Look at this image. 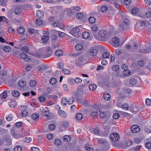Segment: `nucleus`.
<instances>
[{"instance_id": "obj_18", "label": "nucleus", "mask_w": 151, "mask_h": 151, "mask_svg": "<svg viewBox=\"0 0 151 151\" xmlns=\"http://www.w3.org/2000/svg\"><path fill=\"white\" fill-rule=\"evenodd\" d=\"M18 86L21 88H23L25 86L26 82L25 81H19L18 83Z\"/></svg>"}, {"instance_id": "obj_32", "label": "nucleus", "mask_w": 151, "mask_h": 151, "mask_svg": "<svg viewBox=\"0 0 151 151\" xmlns=\"http://www.w3.org/2000/svg\"><path fill=\"white\" fill-rule=\"evenodd\" d=\"M89 22L91 23H94L96 21L95 18L93 17H90L88 19Z\"/></svg>"}, {"instance_id": "obj_24", "label": "nucleus", "mask_w": 151, "mask_h": 151, "mask_svg": "<svg viewBox=\"0 0 151 151\" xmlns=\"http://www.w3.org/2000/svg\"><path fill=\"white\" fill-rule=\"evenodd\" d=\"M68 102V100L67 98L65 97H63L61 100V104L63 106H65Z\"/></svg>"}, {"instance_id": "obj_27", "label": "nucleus", "mask_w": 151, "mask_h": 151, "mask_svg": "<svg viewBox=\"0 0 151 151\" xmlns=\"http://www.w3.org/2000/svg\"><path fill=\"white\" fill-rule=\"evenodd\" d=\"M54 144L56 146H59L61 144V142L59 139H56L54 141Z\"/></svg>"}, {"instance_id": "obj_61", "label": "nucleus", "mask_w": 151, "mask_h": 151, "mask_svg": "<svg viewBox=\"0 0 151 151\" xmlns=\"http://www.w3.org/2000/svg\"><path fill=\"white\" fill-rule=\"evenodd\" d=\"M144 49V52H143L145 53H148L151 52V48H146Z\"/></svg>"}, {"instance_id": "obj_42", "label": "nucleus", "mask_w": 151, "mask_h": 151, "mask_svg": "<svg viewBox=\"0 0 151 151\" xmlns=\"http://www.w3.org/2000/svg\"><path fill=\"white\" fill-rule=\"evenodd\" d=\"M138 11V9L136 8H133L131 11V13L133 15H135L137 13Z\"/></svg>"}, {"instance_id": "obj_36", "label": "nucleus", "mask_w": 151, "mask_h": 151, "mask_svg": "<svg viewBox=\"0 0 151 151\" xmlns=\"http://www.w3.org/2000/svg\"><path fill=\"white\" fill-rule=\"evenodd\" d=\"M119 65H114L112 67V70L115 71H116L119 70Z\"/></svg>"}, {"instance_id": "obj_26", "label": "nucleus", "mask_w": 151, "mask_h": 151, "mask_svg": "<svg viewBox=\"0 0 151 151\" xmlns=\"http://www.w3.org/2000/svg\"><path fill=\"white\" fill-rule=\"evenodd\" d=\"M83 117V115L82 114L80 113L77 114L76 116V118L78 120H81Z\"/></svg>"}, {"instance_id": "obj_37", "label": "nucleus", "mask_w": 151, "mask_h": 151, "mask_svg": "<svg viewBox=\"0 0 151 151\" xmlns=\"http://www.w3.org/2000/svg\"><path fill=\"white\" fill-rule=\"evenodd\" d=\"M100 118L102 119L105 118L107 116L106 114V113L103 112H101L99 114Z\"/></svg>"}, {"instance_id": "obj_53", "label": "nucleus", "mask_w": 151, "mask_h": 151, "mask_svg": "<svg viewBox=\"0 0 151 151\" xmlns=\"http://www.w3.org/2000/svg\"><path fill=\"white\" fill-rule=\"evenodd\" d=\"M74 99L73 97H70L68 101V102L69 104H73L74 102Z\"/></svg>"}, {"instance_id": "obj_16", "label": "nucleus", "mask_w": 151, "mask_h": 151, "mask_svg": "<svg viewBox=\"0 0 151 151\" xmlns=\"http://www.w3.org/2000/svg\"><path fill=\"white\" fill-rule=\"evenodd\" d=\"M97 52L96 49L95 48H92L90 50L89 54L90 55L93 56L96 55Z\"/></svg>"}, {"instance_id": "obj_5", "label": "nucleus", "mask_w": 151, "mask_h": 151, "mask_svg": "<svg viewBox=\"0 0 151 151\" xmlns=\"http://www.w3.org/2000/svg\"><path fill=\"white\" fill-rule=\"evenodd\" d=\"M49 110H48L47 107H45L44 109H42L41 111V115L42 116H46L48 119H50V118L51 113L49 112Z\"/></svg>"}, {"instance_id": "obj_14", "label": "nucleus", "mask_w": 151, "mask_h": 151, "mask_svg": "<svg viewBox=\"0 0 151 151\" xmlns=\"http://www.w3.org/2000/svg\"><path fill=\"white\" fill-rule=\"evenodd\" d=\"M9 105L10 107L14 108L17 105V103L14 100H10L9 102Z\"/></svg>"}, {"instance_id": "obj_51", "label": "nucleus", "mask_w": 151, "mask_h": 151, "mask_svg": "<svg viewBox=\"0 0 151 151\" xmlns=\"http://www.w3.org/2000/svg\"><path fill=\"white\" fill-rule=\"evenodd\" d=\"M22 147L19 145L15 146L14 148V151H22Z\"/></svg>"}, {"instance_id": "obj_23", "label": "nucleus", "mask_w": 151, "mask_h": 151, "mask_svg": "<svg viewBox=\"0 0 151 151\" xmlns=\"http://www.w3.org/2000/svg\"><path fill=\"white\" fill-rule=\"evenodd\" d=\"M75 48L78 50H81L83 49V45L81 44H78L76 45Z\"/></svg>"}, {"instance_id": "obj_59", "label": "nucleus", "mask_w": 151, "mask_h": 151, "mask_svg": "<svg viewBox=\"0 0 151 151\" xmlns=\"http://www.w3.org/2000/svg\"><path fill=\"white\" fill-rule=\"evenodd\" d=\"M91 115L92 116H93V118L94 117H96L98 115V111L92 112L91 114Z\"/></svg>"}, {"instance_id": "obj_12", "label": "nucleus", "mask_w": 151, "mask_h": 151, "mask_svg": "<svg viewBox=\"0 0 151 151\" xmlns=\"http://www.w3.org/2000/svg\"><path fill=\"white\" fill-rule=\"evenodd\" d=\"M112 41L115 46H117L119 45V39L118 37H115L112 39Z\"/></svg>"}, {"instance_id": "obj_15", "label": "nucleus", "mask_w": 151, "mask_h": 151, "mask_svg": "<svg viewBox=\"0 0 151 151\" xmlns=\"http://www.w3.org/2000/svg\"><path fill=\"white\" fill-rule=\"evenodd\" d=\"M82 36L83 39H86L89 37L90 34L88 32H84L83 33Z\"/></svg>"}, {"instance_id": "obj_44", "label": "nucleus", "mask_w": 151, "mask_h": 151, "mask_svg": "<svg viewBox=\"0 0 151 151\" xmlns=\"http://www.w3.org/2000/svg\"><path fill=\"white\" fill-rule=\"evenodd\" d=\"M12 95L15 97H18L19 96V93L17 91H14L12 92Z\"/></svg>"}, {"instance_id": "obj_54", "label": "nucleus", "mask_w": 151, "mask_h": 151, "mask_svg": "<svg viewBox=\"0 0 151 151\" xmlns=\"http://www.w3.org/2000/svg\"><path fill=\"white\" fill-rule=\"evenodd\" d=\"M91 29L93 31L96 32L98 30V27L96 25H94L92 27Z\"/></svg>"}, {"instance_id": "obj_56", "label": "nucleus", "mask_w": 151, "mask_h": 151, "mask_svg": "<svg viewBox=\"0 0 151 151\" xmlns=\"http://www.w3.org/2000/svg\"><path fill=\"white\" fill-rule=\"evenodd\" d=\"M68 83L71 85L73 84L75 82V79L74 80L72 78H68Z\"/></svg>"}, {"instance_id": "obj_28", "label": "nucleus", "mask_w": 151, "mask_h": 151, "mask_svg": "<svg viewBox=\"0 0 151 151\" xmlns=\"http://www.w3.org/2000/svg\"><path fill=\"white\" fill-rule=\"evenodd\" d=\"M55 54L57 56H60L63 55V52L61 50L58 49L55 52Z\"/></svg>"}, {"instance_id": "obj_4", "label": "nucleus", "mask_w": 151, "mask_h": 151, "mask_svg": "<svg viewBox=\"0 0 151 151\" xmlns=\"http://www.w3.org/2000/svg\"><path fill=\"white\" fill-rule=\"evenodd\" d=\"M20 110L21 111L20 115L23 117H25L28 115V111H27V107L26 106H18Z\"/></svg>"}, {"instance_id": "obj_9", "label": "nucleus", "mask_w": 151, "mask_h": 151, "mask_svg": "<svg viewBox=\"0 0 151 151\" xmlns=\"http://www.w3.org/2000/svg\"><path fill=\"white\" fill-rule=\"evenodd\" d=\"M104 1H109V0H104ZM112 4H113L115 7L118 9H120V5L118 3V0H110Z\"/></svg>"}, {"instance_id": "obj_19", "label": "nucleus", "mask_w": 151, "mask_h": 151, "mask_svg": "<svg viewBox=\"0 0 151 151\" xmlns=\"http://www.w3.org/2000/svg\"><path fill=\"white\" fill-rule=\"evenodd\" d=\"M7 96V93L6 91H4L2 93L0 94V97L2 99H3L4 100L6 99Z\"/></svg>"}, {"instance_id": "obj_33", "label": "nucleus", "mask_w": 151, "mask_h": 151, "mask_svg": "<svg viewBox=\"0 0 151 151\" xmlns=\"http://www.w3.org/2000/svg\"><path fill=\"white\" fill-rule=\"evenodd\" d=\"M39 115L37 113H35L32 115V118L34 120H36L39 118Z\"/></svg>"}, {"instance_id": "obj_63", "label": "nucleus", "mask_w": 151, "mask_h": 151, "mask_svg": "<svg viewBox=\"0 0 151 151\" xmlns=\"http://www.w3.org/2000/svg\"><path fill=\"white\" fill-rule=\"evenodd\" d=\"M145 147L148 149L151 148V142H147L145 144Z\"/></svg>"}, {"instance_id": "obj_57", "label": "nucleus", "mask_w": 151, "mask_h": 151, "mask_svg": "<svg viewBox=\"0 0 151 151\" xmlns=\"http://www.w3.org/2000/svg\"><path fill=\"white\" fill-rule=\"evenodd\" d=\"M77 18L79 19H81L83 17V14L81 13H78L76 15Z\"/></svg>"}, {"instance_id": "obj_7", "label": "nucleus", "mask_w": 151, "mask_h": 151, "mask_svg": "<svg viewBox=\"0 0 151 151\" xmlns=\"http://www.w3.org/2000/svg\"><path fill=\"white\" fill-rule=\"evenodd\" d=\"M107 35V32L104 30H100L99 32V36L104 39L106 38Z\"/></svg>"}, {"instance_id": "obj_10", "label": "nucleus", "mask_w": 151, "mask_h": 151, "mask_svg": "<svg viewBox=\"0 0 151 151\" xmlns=\"http://www.w3.org/2000/svg\"><path fill=\"white\" fill-rule=\"evenodd\" d=\"M20 57L21 58L25 60L28 62H29L30 61V59L28 58V56L24 52L21 53L20 55Z\"/></svg>"}, {"instance_id": "obj_41", "label": "nucleus", "mask_w": 151, "mask_h": 151, "mask_svg": "<svg viewBox=\"0 0 151 151\" xmlns=\"http://www.w3.org/2000/svg\"><path fill=\"white\" fill-rule=\"evenodd\" d=\"M123 92L124 94L128 93L131 91V89L127 87H125L123 89Z\"/></svg>"}, {"instance_id": "obj_3", "label": "nucleus", "mask_w": 151, "mask_h": 151, "mask_svg": "<svg viewBox=\"0 0 151 151\" xmlns=\"http://www.w3.org/2000/svg\"><path fill=\"white\" fill-rule=\"evenodd\" d=\"M70 33L75 37H78L81 34L80 29L78 27H74L71 29Z\"/></svg>"}, {"instance_id": "obj_45", "label": "nucleus", "mask_w": 151, "mask_h": 151, "mask_svg": "<svg viewBox=\"0 0 151 151\" xmlns=\"http://www.w3.org/2000/svg\"><path fill=\"white\" fill-rule=\"evenodd\" d=\"M102 56L104 58H108L110 56V54L109 52H106L103 53Z\"/></svg>"}, {"instance_id": "obj_21", "label": "nucleus", "mask_w": 151, "mask_h": 151, "mask_svg": "<svg viewBox=\"0 0 151 151\" xmlns=\"http://www.w3.org/2000/svg\"><path fill=\"white\" fill-rule=\"evenodd\" d=\"M140 24L141 26H146L147 24H150V23L148 21L143 20L140 21Z\"/></svg>"}, {"instance_id": "obj_20", "label": "nucleus", "mask_w": 151, "mask_h": 151, "mask_svg": "<svg viewBox=\"0 0 151 151\" xmlns=\"http://www.w3.org/2000/svg\"><path fill=\"white\" fill-rule=\"evenodd\" d=\"M17 31L19 34H23L25 32V30L23 27H19L17 29Z\"/></svg>"}, {"instance_id": "obj_50", "label": "nucleus", "mask_w": 151, "mask_h": 151, "mask_svg": "<svg viewBox=\"0 0 151 151\" xmlns=\"http://www.w3.org/2000/svg\"><path fill=\"white\" fill-rule=\"evenodd\" d=\"M137 81L134 78H132L130 79L129 83L131 85H135L137 83Z\"/></svg>"}, {"instance_id": "obj_6", "label": "nucleus", "mask_w": 151, "mask_h": 151, "mask_svg": "<svg viewBox=\"0 0 151 151\" xmlns=\"http://www.w3.org/2000/svg\"><path fill=\"white\" fill-rule=\"evenodd\" d=\"M140 127L137 125H133L131 128V132L133 133H137L139 131Z\"/></svg>"}, {"instance_id": "obj_43", "label": "nucleus", "mask_w": 151, "mask_h": 151, "mask_svg": "<svg viewBox=\"0 0 151 151\" xmlns=\"http://www.w3.org/2000/svg\"><path fill=\"white\" fill-rule=\"evenodd\" d=\"M64 140L65 142L70 141L71 139V137L70 136L65 135L63 137Z\"/></svg>"}, {"instance_id": "obj_11", "label": "nucleus", "mask_w": 151, "mask_h": 151, "mask_svg": "<svg viewBox=\"0 0 151 151\" xmlns=\"http://www.w3.org/2000/svg\"><path fill=\"white\" fill-rule=\"evenodd\" d=\"M99 143L100 144L102 145L104 147L107 146L108 145V144L107 142L105 141L104 139H99L98 140Z\"/></svg>"}, {"instance_id": "obj_58", "label": "nucleus", "mask_w": 151, "mask_h": 151, "mask_svg": "<svg viewBox=\"0 0 151 151\" xmlns=\"http://www.w3.org/2000/svg\"><path fill=\"white\" fill-rule=\"evenodd\" d=\"M123 106L122 107L124 110H128L129 109V106L127 103H125L123 104Z\"/></svg>"}, {"instance_id": "obj_34", "label": "nucleus", "mask_w": 151, "mask_h": 151, "mask_svg": "<svg viewBox=\"0 0 151 151\" xmlns=\"http://www.w3.org/2000/svg\"><path fill=\"white\" fill-rule=\"evenodd\" d=\"M21 9L19 8H16L14 10V12L15 14L19 15L21 13Z\"/></svg>"}, {"instance_id": "obj_64", "label": "nucleus", "mask_w": 151, "mask_h": 151, "mask_svg": "<svg viewBox=\"0 0 151 151\" xmlns=\"http://www.w3.org/2000/svg\"><path fill=\"white\" fill-rule=\"evenodd\" d=\"M145 102L147 105L150 106L151 105V100L147 98L146 99Z\"/></svg>"}, {"instance_id": "obj_48", "label": "nucleus", "mask_w": 151, "mask_h": 151, "mask_svg": "<svg viewBox=\"0 0 151 151\" xmlns=\"http://www.w3.org/2000/svg\"><path fill=\"white\" fill-rule=\"evenodd\" d=\"M6 119L8 121H11L13 119V117L11 114L7 115L6 117Z\"/></svg>"}, {"instance_id": "obj_22", "label": "nucleus", "mask_w": 151, "mask_h": 151, "mask_svg": "<svg viewBox=\"0 0 151 151\" xmlns=\"http://www.w3.org/2000/svg\"><path fill=\"white\" fill-rule=\"evenodd\" d=\"M49 39V37L47 36L44 35L42 37V40L45 43L47 42Z\"/></svg>"}, {"instance_id": "obj_47", "label": "nucleus", "mask_w": 151, "mask_h": 151, "mask_svg": "<svg viewBox=\"0 0 151 151\" xmlns=\"http://www.w3.org/2000/svg\"><path fill=\"white\" fill-rule=\"evenodd\" d=\"M123 73L124 75L128 76L130 75L131 74V72L129 71V70H127V69H125L124 70L123 72Z\"/></svg>"}, {"instance_id": "obj_60", "label": "nucleus", "mask_w": 151, "mask_h": 151, "mask_svg": "<svg viewBox=\"0 0 151 151\" xmlns=\"http://www.w3.org/2000/svg\"><path fill=\"white\" fill-rule=\"evenodd\" d=\"M113 118L115 119H118L120 117V115L118 113H115L113 115Z\"/></svg>"}, {"instance_id": "obj_8", "label": "nucleus", "mask_w": 151, "mask_h": 151, "mask_svg": "<svg viewBox=\"0 0 151 151\" xmlns=\"http://www.w3.org/2000/svg\"><path fill=\"white\" fill-rule=\"evenodd\" d=\"M147 10V11L143 14V17L147 18H151V9L149 8Z\"/></svg>"}, {"instance_id": "obj_2", "label": "nucleus", "mask_w": 151, "mask_h": 151, "mask_svg": "<svg viewBox=\"0 0 151 151\" xmlns=\"http://www.w3.org/2000/svg\"><path fill=\"white\" fill-rule=\"evenodd\" d=\"M110 137L111 140L112 141V145L114 146H116L117 144L115 142H117L119 139V135L116 132H114L110 135Z\"/></svg>"}, {"instance_id": "obj_49", "label": "nucleus", "mask_w": 151, "mask_h": 151, "mask_svg": "<svg viewBox=\"0 0 151 151\" xmlns=\"http://www.w3.org/2000/svg\"><path fill=\"white\" fill-rule=\"evenodd\" d=\"M56 128V126L54 124H50L49 126V128L51 131L55 130Z\"/></svg>"}, {"instance_id": "obj_35", "label": "nucleus", "mask_w": 151, "mask_h": 151, "mask_svg": "<svg viewBox=\"0 0 151 151\" xmlns=\"http://www.w3.org/2000/svg\"><path fill=\"white\" fill-rule=\"evenodd\" d=\"M108 10L107 7L105 5L102 6L100 9L101 11L102 12H106Z\"/></svg>"}, {"instance_id": "obj_46", "label": "nucleus", "mask_w": 151, "mask_h": 151, "mask_svg": "<svg viewBox=\"0 0 151 151\" xmlns=\"http://www.w3.org/2000/svg\"><path fill=\"white\" fill-rule=\"evenodd\" d=\"M29 84L31 86L34 87L35 86L36 84V82L35 80H31L29 81Z\"/></svg>"}, {"instance_id": "obj_31", "label": "nucleus", "mask_w": 151, "mask_h": 151, "mask_svg": "<svg viewBox=\"0 0 151 151\" xmlns=\"http://www.w3.org/2000/svg\"><path fill=\"white\" fill-rule=\"evenodd\" d=\"M35 24L38 26L42 25L43 24L42 20L40 19H37L35 21Z\"/></svg>"}, {"instance_id": "obj_25", "label": "nucleus", "mask_w": 151, "mask_h": 151, "mask_svg": "<svg viewBox=\"0 0 151 151\" xmlns=\"http://www.w3.org/2000/svg\"><path fill=\"white\" fill-rule=\"evenodd\" d=\"M97 86L94 84H91L89 85V88L91 91H94L96 89Z\"/></svg>"}, {"instance_id": "obj_1", "label": "nucleus", "mask_w": 151, "mask_h": 151, "mask_svg": "<svg viewBox=\"0 0 151 151\" xmlns=\"http://www.w3.org/2000/svg\"><path fill=\"white\" fill-rule=\"evenodd\" d=\"M88 60V57L87 55H83L76 60V64L77 66L80 67L82 65L87 63Z\"/></svg>"}, {"instance_id": "obj_39", "label": "nucleus", "mask_w": 151, "mask_h": 151, "mask_svg": "<svg viewBox=\"0 0 151 151\" xmlns=\"http://www.w3.org/2000/svg\"><path fill=\"white\" fill-rule=\"evenodd\" d=\"M3 50L6 52H9L11 50V48L10 46H5L3 47Z\"/></svg>"}, {"instance_id": "obj_62", "label": "nucleus", "mask_w": 151, "mask_h": 151, "mask_svg": "<svg viewBox=\"0 0 151 151\" xmlns=\"http://www.w3.org/2000/svg\"><path fill=\"white\" fill-rule=\"evenodd\" d=\"M63 72L65 74L68 75L70 73V71L67 69L65 68L63 70Z\"/></svg>"}, {"instance_id": "obj_55", "label": "nucleus", "mask_w": 151, "mask_h": 151, "mask_svg": "<svg viewBox=\"0 0 151 151\" xmlns=\"http://www.w3.org/2000/svg\"><path fill=\"white\" fill-rule=\"evenodd\" d=\"M82 79L79 77H76L75 79V82L77 83H79L82 82Z\"/></svg>"}, {"instance_id": "obj_40", "label": "nucleus", "mask_w": 151, "mask_h": 151, "mask_svg": "<svg viewBox=\"0 0 151 151\" xmlns=\"http://www.w3.org/2000/svg\"><path fill=\"white\" fill-rule=\"evenodd\" d=\"M21 50L24 52L28 53L29 51V49L28 47L27 46H24L21 49Z\"/></svg>"}, {"instance_id": "obj_17", "label": "nucleus", "mask_w": 151, "mask_h": 151, "mask_svg": "<svg viewBox=\"0 0 151 151\" xmlns=\"http://www.w3.org/2000/svg\"><path fill=\"white\" fill-rule=\"evenodd\" d=\"M36 15L40 18L43 17L44 15L43 12L40 10H38L37 11Z\"/></svg>"}, {"instance_id": "obj_38", "label": "nucleus", "mask_w": 151, "mask_h": 151, "mask_svg": "<svg viewBox=\"0 0 151 151\" xmlns=\"http://www.w3.org/2000/svg\"><path fill=\"white\" fill-rule=\"evenodd\" d=\"M7 0H0V5L6 7V2Z\"/></svg>"}, {"instance_id": "obj_30", "label": "nucleus", "mask_w": 151, "mask_h": 151, "mask_svg": "<svg viewBox=\"0 0 151 151\" xmlns=\"http://www.w3.org/2000/svg\"><path fill=\"white\" fill-rule=\"evenodd\" d=\"M57 82V79L55 78H52L49 81L50 83L52 85L55 84Z\"/></svg>"}, {"instance_id": "obj_29", "label": "nucleus", "mask_w": 151, "mask_h": 151, "mask_svg": "<svg viewBox=\"0 0 151 151\" xmlns=\"http://www.w3.org/2000/svg\"><path fill=\"white\" fill-rule=\"evenodd\" d=\"M103 98L106 100H109L111 98V96L108 93H106L104 94L103 95Z\"/></svg>"}, {"instance_id": "obj_52", "label": "nucleus", "mask_w": 151, "mask_h": 151, "mask_svg": "<svg viewBox=\"0 0 151 151\" xmlns=\"http://www.w3.org/2000/svg\"><path fill=\"white\" fill-rule=\"evenodd\" d=\"M93 133L95 134H98L99 133V129L98 127H94L93 129Z\"/></svg>"}, {"instance_id": "obj_13", "label": "nucleus", "mask_w": 151, "mask_h": 151, "mask_svg": "<svg viewBox=\"0 0 151 151\" xmlns=\"http://www.w3.org/2000/svg\"><path fill=\"white\" fill-rule=\"evenodd\" d=\"M58 113L61 117H65L67 116V114L64 111L59 110L58 111Z\"/></svg>"}]
</instances>
